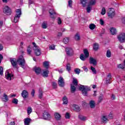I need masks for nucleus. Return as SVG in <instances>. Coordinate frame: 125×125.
<instances>
[{
	"label": "nucleus",
	"mask_w": 125,
	"mask_h": 125,
	"mask_svg": "<svg viewBox=\"0 0 125 125\" xmlns=\"http://www.w3.org/2000/svg\"><path fill=\"white\" fill-rule=\"evenodd\" d=\"M12 102L13 103H14V104H16V105H17V104H18V100H17V99H14L12 100Z\"/></svg>",
	"instance_id": "nucleus-52"
},
{
	"label": "nucleus",
	"mask_w": 125,
	"mask_h": 125,
	"mask_svg": "<svg viewBox=\"0 0 125 125\" xmlns=\"http://www.w3.org/2000/svg\"><path fill=\"white\" fill-rule=\"evenodd\" d=\"M25 125H30V123H31V119L30 118H25L24 121Z\"/></svg>",
	"instance_id": "nucleus-24"
},
{
	"label": "nucleus",
	"mask_w": 125,
	"mask_h": 125,
	"mask_svg": "<svg viewBox=\"0 0 125 125\" xmlns=\"http://www.w3.org/2000/svg\"><path fill=\"white\" fill-rule=\"evenodd\" d=\"M0 75H1V76L3 75V68L1 66H0Z\"/></svg>",
	"instance_id": "nucleus-54"
},
{
	"label": "nucleus",
	"mask_w": 125,
	"mask_h": 125,
	"mask_svg": "<svg viewBox=\"0 0 125 125\" xmlns=\"http://www.w3.org/2000/svg\"><path fill=\"white\" fill-rule=\"evenodd\" d=\"M65 52L68 56H73L74 55V50L72 47H66L65 48Z\"/></svg>",
	"instance_id": "nucleus-6"
},
{
	"label": "nucleus",
	"mask_w": 125,
	"mask_h": 125,
	"mask_svg": "<svg viewBox=\"0 0 125 125\" xmlns=\"http://www.w3.org/2000/svg\"><path fill=\"white\" fill-rule=\"evenodd\" d=\"M49 12L50 13V16L51 18H55V15L56 14V12H55V11H54L53 9H50Z\"/></svg>",
	"instance_id": "nucleus-13"
},
{
	"label": "nucleus",
	"mask_w": 125,
	"mask_h": 125,
	"mask_svg": "<svg viewBox=\"0 0 125 125\" xmlns=\"http://www.w3.org/2000/svg\"><path fill=\"white\" fill-rule=\"evenodd\" d=\"M52 85L53 86V88L55 89L57 88V83L55 82L52 83Z\"/></svg>",
	"instance_id": "nucleus-49"
},
{
	"label": "nucleus",
	"mask_w": 125,
	"mask_h": 125,
	"mask_svg": "<svg viewBox=\"0 0 125 125\" xmlns=\"http://www.w3.org/2000/svg\"><path fill=\"white\" fill-rule=\"evenodd\" d=\"M96 3V0H91L89 1L90 5H94Z\"/></svg>",
	"instance_id": "nucleus-41"
},
{
	"label": "nucleus",
	"mask_w": 125,
	"mask_h": 125,
	"mask_svg": "<svg viewBox=\"0 0 125 125\" xmlns=\"http://www.w3.org/2000/svg\"><path fill=\"white\" fill-rule=\"evenodd\" d=\"M83 54H81L80 57L81 60L82 61H85L86 58L89 56V53L87 49H85L83 50Z\"/></svg>",
	"instance_id": "nucleus-4"
},
{
	"label": "nucleus",
	"mask_w": 125,
	"mask_h": 125,
	"mask_svg": "<svg viewBox=\"0 0 125 125\" xmlns=\"http://www.w3.org/2000/svg\"><path fill=\"white\" fill-rule=\"evenodd\" d=\"M78 118L81 121H86V120H87V118L86 117L82 115H79L78 116Z\"/></svg>",
	"instance_id": "nucleus-27"
},
{
	"label": "nucleus",
	"mask_w": 125,
	"mask_h": 125,
	"mask_svg": "<svg viewBox=\"0 0 125 125\" xmlns=\"http://www.w3.org/2000/svg\"><path fill=\"white\" fill-rule=\"evenodd\" d=\"M72 4H73V1H72V0H69L68 1V6H69V7H72Z\"/></svg>",
	"instance_id": "nucleus-56"
},
{
	"label": "nucleus",
	"mask_w": 125,
	"mask_h": 125,
	"mask_svg": "<svg viewBox=\"0 0 125 125\" xmlns=\"http://www.w3.org/2000/svg\"><path fill=\"white\" fill-rule=\"evenodd\" d=\"M3 26V21H0V29H1Z\"/></svg>",
	"instance_id": "nucleus-58"
},
{
	"label": "nucleus",
	"mask_w": 125,
	"mask_h": 125,
	"mask_svg": "<svg viewBox=\"0 0 125 125\" xmlns=\"http://www.w3.org/2000/svg\"><path fill=\"white\" fill-rule=\"evenodd\" d=\"M72 83L74 84V85H75V86L78 85V80H77V79L73 78Z\"/></svg>",
	"instance_id": "nucleus-36"
},
{
	"label": "nucleus",
	"mask_w": 125,
	"mask_h": 125,
	"mask_svg": "<svg viewBox=\"0 0 125 125\" xmlns=\"http://www.w3.org/2000/svg\"><path fill=\"white\" fill-rule=\"evenodd\" d=\"M34 70L37 75H40L42 72V69L40 67H35Z\"/></svg>",
	"instance_id": "nucleus-21"
},
{
	"label": "nucleus",
	"mask_w": 125,
	"mask_h": 125,
	"mask_svg": "<svg viewBox=\"0 0 125 125\" xmlns=\"http://www.w3.org/2000/svg\"><path fill=\"white\" fill-rule=\"evenodd\" d=\"M32 47H31V46H29L27 47V54H29V55L31 54V53H32Z\"/></svg>",
	"instance_id": "nucleus-35"
},
{
	"label": "nucleus",
	"mask_w": 125,
	"mask_h": 125,
	"mask_svg": "<svg viewBox=\"0 0 125 125\" xmlns=\"http://www.w3.org/2000/svg\"><path fill=\"white\" fill-rule=\"evenodd\" d=\"M5 77H6V79L7 80H8L9 81H11V78H12V77H13V75L10 74V73H9V72L8 71H6L5 72Z\"/></svg>",
	"instance_id": "nucleus-14"
},
{
	"label": "nucleus",
	"mask_w": 125,
	"mask_h": 125,
	"mask_svg": "<svg viewBox=\"0 0 125 125\" xmlns=\"http://www.w3.org/2000/svg\"><path fill=\"white\" fill-rule=\"evenodd\" d=\"M42 28L43 29H46L47 28V22L46 21H44L42 23Z\"/></svg>",
	"instance_id": "nucleus-37"
},
{
	"label": "nucleus",
	"mask_w": 125,
	"mask_h": 125,
	"mask_svg": "<svg viewBox=\"0 0 125 125\" xmlns=\"http://www.w3.org/2000/svg\"><path fill=\"white\" fill-rule=\"evenodd\" d=\"M43 66L46 68V69H48V67H49V62H43Z\"/></svg>",
	"instance_id": "nucleus-34"
},
{
	"label": "nucleus",
	"mask_w": 125,
	"mask_h": 125,
	"mask_svg": "<svg viewBox=\"0 0 125 125\" xmlns=\"http://www.w3.org/2000/svg\"><path fill=\"white\" fill-rule=\"evenodd\" d=\"M89 107L91 109H94L95 108V102L93 100H91L89 103Z\"/></svg>",
	"instance_id": "nucleus-17"
},
{
	"label": "nucleus",
	"mask_w": 125,
	"mask_h": 125,
	"mask_svg": "<svg viewBox=\"0 0 125 125\" xmlns=\"http://www.w3.org/2000/svg\"><path fill=\"white\" fill-rule=\"evenodd\" d=\"M1 99L2 101H3L4 102H7L8 101V96L7 95L5 94V93H4L1 97Z\"/></svg>",
	"instance_id": "nucleus-15"
},
{
	"label": "nucleus",
	"mask_w": 125,
	"mask_h": 125,
	"mask_svg": "<svg viewBox=\"0 0 125 125\" xmlns=\"http://www.w3.org/2000/svg\"><path fill=\"white\" fill-rule=\"evenodd\" d=\"M89 63L90 64H92L94 66H96L97 64V62L96 60L94 59V58L90 57L89 59Z\"/></svg>",
	"instance_id": "nucleus-12"
},
{
	"label": "nucleus",
	"mask_w": 125,
	"mask_h": 125,
	"mask_svg": "<svg viewBox=\"0 0 125 125\" xmlns=\"http://www.w3.org/2000/svg\"><path fill=\"white\" fill-rule=\"evenodd\" d=\"M108 16L109 18H113L115 16V10L113 8H110Z\"/></svg>",
	"instance_id": "nucleus-9"
},
{
	"label": "nucleus",
	"mask_w": 125,
	"mask_h": 125,
	"mask_svg": "<svg viewBox=\"0 0 125 125\" xmlns=\"http://www.w3.org/2000/svg\"><path fill=\"white\" fill-rule=\"evenodd\" d=\"M118 41H119V42H125V33H121L120 34H119L118 37Z\"/></svg>",
	"instance_id": "nucleus-7"
},
{
	"label": "nucleus",
	"mask_w": 125,
	"mask_h": 125,
	"mask_svg": "<svg viewBox=\"0 0 125 125\" xmlns=\"http://www.w3.org/2000/svg\"><path fill=\"white\" fill-rule=\"evenodd\" d=\"M100 23L101 25H104V21H103V20L101 19L100 20Z\"/></svg>",
	"instance_id": "nucleus-62"
},
{
	"label": "nucleus",
	"mask_w": 125,
	"mask_h": 125,
	"mask_svg": "<svg viewBox=\"0 0 125 125\" xmlns=\"http://www.w3.org/2000/svg\"><path fill=\"white\" fill-rule=\"evenodd\" d=\"M57 22L59 25H60L62 23V21H61V18H60V17L58 18Z\"/></svg>",
	"instance_id": "nucleus-55"
},
{
	"label": "nucleus",
	"mask_w": 125,
	"mask_h": 125,
	"mask_svg": "<svg viewBox=\"0 0 125 125\" xmlns=\"http://www.w3.org/2000/svg\"><path fill=\"white\" fill-rule=\"evenodd\" d=\"M74 72L76 74H77V75H79L80 73H81V69H79V68H76L74 70Z\"/></svg>",
	"instance_id": "nucleus-46"
},
{
	"label": "nucleus",
	"mask_w": 125,
	"mask_h": 125,
	"mask_svg": "<svg viewBox=\"0 0 125 125\" xmlns=\"http://www.w3.org/2000/svg\"><path fill=\"white\" fill-rule=\"evenodd\" d=\"M59 86L61 87H63L65 85V82H64V79L62 77H60L58 80Z\"/></svg>",
	"instance_id": "nucleus-8"
},
{
	"label": "nucleus",
	"mask_w": 125,
	"mask_h": 125,
	"mask_svg": "<svg viewBox=\"0 0 125 125\" xmlns=\"http://www.w3.org/2000/svg\"><path fill=\"white\" fill-rule=\"evenodd\" d=\"M63 42H64V43H68V42H69V38H65L63 40Z\"/></svg>",
	"instance_id": "nucleus-50"
},
{
	"label": "nucleus",
	"mask_w": 125,
	"mask_h": 125,
	"mask_svg": "<svg viewBox=\"0 0 125 125\" xmlns=\"http://www.w3.org/2000/svg\"><path fill=\"white\" fill-rule=\"evenodd\" d=\"M111 78L112 75L110 74V73H109L106 77V83H110V81H111Z\"/></svg>",
	"instance_id": "nucleus-22"
},
{
	"label": "nucleus",
	"mask_w": 125,
	"mask_h": 125,
	"mask_svg": "<svg viewBox=\"0 0 125 125\" xmlns=\"http://www.w3.org/2000/svg\"><path fill=\"white\" fill-rule=\"evenodd\" d=\"M27 114L30 115V114H31V113L33 112V109H32V107L29 106L27 108Z\"/></svg>",
	"instance_id": "nucleus-40"
},
{
	"label": "nucleus",
	"mask_w": 125,
	"mask_h": 125,
	"mask_svg": "<svg viewBox=\"0 0 125 125\" xmlns=\"http://www.w3.org/2000/svg\"><path fill=\"white\" fill-rule=\"evenodd\" d=\"M43 119L46 120V121H50L51 119V115L49 114L48 111H44L43 112Z\"/></svg>",
	"instance_id": "nucleus-5"
},
{
	"label": "nucleus",
	"mask_w": 125,
	"mask_h": 125,
	"mask_svg": "<svg viewBox=\"0 0 125 125\" xmlns=\"http://www.w3.org/2000/svg\"><path fill=\"white\" fill-rule=\"evenodd\" d=\"M110 32L111 35H116L117 34V29L114 27H111L110 29Z\"/></svg>",
	"instance_id": "nucleus-19"
},
{
	"label": "nucleus",
	"mask_w": 125,
	"mask_h": 125,
	"mask_svg": "<svg viewBox=\"0 0 125 125\" xmlns=\"http://www.w3.org/2000/svg\"><path fill=\"white\" fill-rule=\"evenodd\" d=\"M57 38H58V39H59V38H60V37H62V33L61 32H59L57 35Z\"/></svg>",
	"instance_id": "nucleus-59"
},
{
	"label": "nucleus",
	"mask_w": 125,
	"mask_h": 125,
	"mask_svg": "<svg viewBox=\"0 0 125 125\" xmlns=\"http://www.w3.org/2000/svg\"><path fill=\"white\" fill-rule=\"evenodd\" d=\"M20 19V17H18L17 16H15L14 19V23H17Z\"/></svg>",
	"instance_id": "nucleus-39"
},
{
	"label": "nucleus",
	"mask_w": 125,
	"mask_h": 125,
	"mask_svg": "<svg viewBox=\"0 0 125 125\" xmlns=\"http://www.w3.org/2000/svg\"><path fill=\"white\" fill-rule=\"evenodd\" d=\"M105 13H106V9L104 7L102 9L101 14L102 15H104Z\"/></svg>",
	"instance_id": "nucleus-51"
},
{
	"label": "nucleus",
	"mask_w": 125,
	"mask_h": 125,
	"mask_svg": "<svg viewBox=\"0 0 125 125\" xmlns=\"http://www.w3.org/2000/svg\"><path fill=\"white\" fill-rule=\"evenodd\" d=\"M103 98H104V97L102 95H101L99 97V99H98V102H99V103H100V102H101L103 100Z\"/></svg>",
	"instance_id": "nucleus-44"
},
{
	"label": "nucleus",
	"mask_w": 125,
	"mask_h": 125,
	"mask_svg": "<svg viewBox=\"0 0 125 125\" xmlns=\"http://www.w3.org/2000/svg\"><path fill=\"white\" fill-rule=\"evenodd\" d=\"M79 89L82 91V94L84 96H87V91H90V88L88 86L81 85Z\"/></svg>",
	"instance_id": "nucleus-2"
},
{
	"label": "nucleus",
	"mask_w": 125,
	"mask_h": 125,
	"mask_svg": "<svg viewBox=\"0 0 125 125\" xmlns=\"http://www.w3.org/2000/svg\"><path fill=\"white\" fill-rule=\"evenodd\" d=\"M54 117L56 121H60L61 120V115L57 112L55 113Z\"/></svg>",
	"instance_id": "nucleus-16"
},
{
	"label": "nucleus",
	"mask_w": 125,
	"mask_h": 125,
	"mask_svg": "<svg viewBox=\"0 0 125 125\" xmlns=\"http://www.w3.org/2000/svg\"><path fill=\"white\" fill-rule=\"evenodd\" d=\"M82 68L85 72H87L88 71V69H87V67L86 66H83Z\"/></svg>",
	"instance_id": "nucleus-61"
},
{
	"label": "nucleus",
	"mask_w": 125,
	"mask_h": 125,
	"mask_svg": "<svg viewBox=\"0 0 125 125\" xmlns=\"http://www.w3.org/2000/svg\"><path fill=\"white\" fill-rule=\"evenodd\" d=\"M29 2L28 3L29 4H33V3H34V0H28Z\"/></svg>",
	"instance_id": "nucleus-63"
},
{
	"label": "nucleus",
	"mask_w": 125,
	"mask_h": 125,
	"mask_svg": "<svg viewBox=\"0 0 125 125\" xmlns=\"http://www.w3.org/2000/svg\"><path fill=\"white\" fill-rule=\"evenodd\" d=\"M3 11L4 13H6V14H10L11 13V9L8 6H5L4 7Z\"/></svg>",
	"instance_id": "nucleus-10"
},
{
	"label": "nucleus",
	"mask_w": 125,
	"mask_h": 125,
	"mask_svg": "<svg viewBox=\"0 0 125 125\" xmlns=\"http://www.w3.org/2000/svg\"><path fill=\"white\" fill-rule=\"evenodd\" d=\"M65 119H70V113L66 112L65 114Z\"/></svg>",
	"instance_id": "nucleus-57"
},
{
	"label": "nucleus",
	"mask_w": 125,
	"mask_h": 125,
	"mask_svg": "<svg viewBox=\"0 0 125 125\" xmlns=\"http://www.w3.org/2000/svg\"><path fill=\"white\" fill-rule=\"evenodd\" d=\"M21 14H22L21 12V9H17L16 11V16H18L19 17H20L21 16Z\"/></svg>",
	"instance_id": "nucleus-25"
},
{
	"label": "nucleus",
	"mask_w": 125,
	"mask_h": 125,
	"mask_svg": "<svg viewBox=\"0 0 125 125\" xmlns=\"http://www.w3.org/2000/svg\"><path fill=\"white\" fill-rule=\"evenodd\" d=\"M10 62L14 68H17V61L15 59H11Z\"/></svg>",
	"instance_id": "nucleus-11"
},
{
	"label": "nucleus",
	"mask_w": 125,
	"mask_h": 125,
	"mask_svg": "<svg viewBox=\"0 0 125 125\" xmlns=\"http://www.w3.org/2000/svg\"><path fill=\"white\" fill-rule=\"evenodd\" d=\"M32 44L33 45V50L34 51L35 55L36 56H40L41 55V48H40L39 46H38L36 43L33 42Z\"/></svg>",
	"instance_id": "nucleus-3"
},
{
	"label": "nucleus",
	"mask_w": 125,
	"mask_h": 125,
	"mask_svg": "<svg viewBox=\"0 0 125 125\" xmlns=\"http://www.w3.org/2000/svg\"><path fill=\"white\" fill-rule=\"evenodd\" d=\"M111 51H110V50H107L106 52V57L110 58V57H111Z\"/></svg>",
	"instance_id": "nucleus-43"
},
{
	"label": "nucleus",
	"mask_w": 125,
	"mask_h": 125,
	"mask_svg": "<svg viewBox=\"0 0 125 125\" xmlns=\"http://www.w3.org/2000/svg\"><path fill=\"white\" fill-rule=\"evenodd\" d=\"M91 70L93 74H94V75H96L97 72H96V70L94 67H93V66H91Z\"/></svg>",
	"instance_id": "nucleus-42"
},
{
	"label": "nucleus",
	"mask_w": 125,
	"mask_h": 125,
	"mask_svg": "<svg viewBox=\"0 0 125 125\" xmlns=\"http://www.w3.org/2000/svg\"><path fill=\"white\" fill-rule=\"evenodd\" d=\"M66 70L68 72H70L71 71V64L69 63H67L66 64Z\"/></svg>",
	"instance_id": "nucleus-38"
},
{
	"label": "nucleus",
	"mask_w": 125,
	"mask_h": 125,
	"mask_svg": "<svg viewBox=\"0 0 125 125\" xmlns=\"http://www.w3.org/2000/svg\"><path fill=\"white\" fill-rule=\"evenodd\" d=\"M17 62L18 64H19V65L21 66V67L22 69H26V61H25V59H24V57H23V56L21 55L19 57L18 59L17 60Z\"/></svg>",
	"instance_id": "nucleus-1"
},
{
	"label": "nucleus",
	"mask_w": 125,
	"mask_h": 125,
	"mask_svg": "<svg viewBox=\"0 0 125 125\" xmlns=\"http://www.w3.org/2000/svg\"><path fill=\"white\" fill-rule=\"evenodd\" d=\"M31 95L33 97L35 96V89H34L32 90Z\"/></svg>",
	"instance_id": "nucleus-60"
},
{
	"label": "nucleus",
	"mask_w": 125,
	"mask_h": 125,
	"mask_svg": "<svg viewBox=\"0 0 125 125\" xmlns=\"http://www.w3.org/2000/svg\"><path fill=\"white\" fill-rule=\"evenodd\" d=\"M99 47V45H98V43H95L93 45V49L94 50H98V48Z\"/></svg>",
	"instance_id": "nucleus-32"
},
{
	"label": "nucleus",
	"mask_w": 125,
	"mask_h": 125,
	"mask_svg": "<svg viewBox=\"0 0 125 125\" xmlns=\"http://www.w3.org/2000/svg\"><path fill=\"white\" fill-rule=\"evenodd\" d=\"M21 95L23 98H26L28 97V91H27V90H23Z\"/></svg>",
	"instance_id": "nucleus-18"
},
{
	"label": "nucleus",
	"mask_w": 125,
	"mask_h": 125,
	"mask_svg": "<svg viewBox=\"0 0 125 125\" xmlns=\"http://www.w3.org/2000/svg\"><path fill=\"white\" fill-rule=\"evenodd\" d=\"M73 107L74 108L73 110L76 112H80V111H81V108L80 107V106H79V105L74 104Z\"/></svg>",
	"instance_id": "nucleus-20"
},
{
	"label": "nucleus",
	"mask_w": 125,
	"mask_h": 125,
	"mask_svg": "<svg viewBox=\"0 0 125 125\" xmlns=\"http://www.w3.org/2000/svg\"><path fill=\"white\" fill-rule=\"evenodd\" d=\"M118 68L119 69H124V68H125V65L124 64H119L118 65Z\"/></svg>",
	"instance_id": "nucleus-53"
},
{
	"label": "nucleus",
	"mask_w": 125,
	"mask_h": 125,
	"mask_svg": "<svg viewBox=\"0 0 125 125\" xmlns=\"http://www.w3.org/2000/svg\"><path fill=\"white\" fill-rule=\"evenodd\" d=\"M49 48L50 50H55V45L54 44H52L49 47Z\"/></svg>",
	"instance_id": "nucleus-47"
},
{
	"label": "nucleus",
	"mask_w": 125,
	"mask_h": 125,
	"mask_svg": "<svg viewBox=\"0 0 125 125\" xmlns=\"http://www.w3.org/2000/svg\"><path fill=\"white\" fill-rule=\"evenodd\" d=\"M89 27L90 30H94L95 29V25L94 24H90Z\"/></svg>",
	"instance_id": "nucleus-48"
},
{
	"label": "nucleus",
	"mask_w": 125,
	"mask_h": 125,
	"mask_svg": "<svg viewBox=\"0 0 125 125\" xmlns=\"http://www.w3.org/2000/svg\"><path fill=\"white\" fill-rule=\"evenodd\" d=\"M39 98H40V99H42V95L43 93V92H42V90L41 88L39 89Z\"/></svg>",
	"instance_id": "nucleus-30"
},
{
	"label": "nucleus",
	"mask_w": 125,
	"mask_h": 125,
	"mask_svg": "<svg viewBox=\"0 0 125 125\" xmlns=\"http://www.w3.org/2000/svg\"><path fill=\"white\" fill-rule=\"evenodd\" d=\"M63 104H68V98L66 96L62 98Z\"/></svg>",
	"instance_id": "nucleus-29"
},
{
	"label": "nucleus",
	"mask_w": 125,
	"mask_h": 125,
	"mask_svg": "<svg viewBox=\"0 0 125 125\" xmlns=\"http://www.w3.org/2000/svg\"><path fill=\"white\" fill-rule=\"evenodd\" d=\"M92 9V7L90 5H88L86 7V11L87 13H90V11Z\"/></svg>",
	"instance_id": "nucleus-31"
},
{
	"label": "nucleus",
	"mask_w": 125,
	"mask_h": 125,
	"mask_svg": "<svg viewBox=\"0 0 125 125\" xmlns=\"http://www.w3.org/2000/svg\"><path fill=\"white\" fill-rule=\"evenodd\" d=\"M102 122L104 123V124H106V123L108 122V118L105 116H103L102 117Z\"/></svg>",
	"instance_id": "nucleus-28"
},
{
	"label": "nucleus",
	"mask_w": 125,
	"mask_h": 125,
	"mask_svg": "<svg viewBox=\"0 0 125 125\" xmlns=\"http://www.w3.org/2000/svg\"><path fill=\"white\" fill-rule=\"evenodd\" d=\"M48 73H49V71H48V70L46 69L45 70H44L43 71V73L42 74V75L43 77H48Z\"/></svg>",
	"instance_id": "nucleus-26"
},
{
	"label": "nucleus",
	"mask_w": 125,
	"mask_h": 125,
	"mask_svg": "<svg viewBox=\"0 0 125 125\" xmlns=\"http://www.w3.org/2000/svg\"><path fill=\"white\" fill-rule=\"evenodd\" d=\"M80 39L81 37H80V35L79 34H76L75 36V40H76V41H80Z\"/></svg>",
	"instance_id": "nucleus-45"
},
{
	"label": "nucleus",
	"mask_w": 125,
	"mask_h": 125,
	"mask_svg": "<svg viewBox=\"0 0 125 125\" xmlns=\"http://www.w3.org/2000/svg\"><path fill=\"white\" fill-rule=\"evenodd\" d=\"M70 89H71V91L72 93H74V92H75V91H76V87L73 85V84H71V87H70Z\"/></svg>",
	"instance_id": "nucleus-33"
},
{
	"label": "nucleus",
	"mask_w": 125,
	"mask_h": 125,
	"mask_svg": "<svg viewBox=\"0 0 125 125\" xmlns=\"http://www.w3.org/2000/svg\"><path fill=\"white\" fill-rule=\"evenodd\" d=\"M81 4H82L83 6V7H85V6H86V4L88 2V0H81Z\"/></svg>",
	"instance_id": "nucleus-23"
},
{
	"label": "nucleus",
	"mask_w": 125,
	"mask_h": 125,
	"mask_svg": "<svg viewBox=\"0 0 125 125\" xmlns=\"http://www.w3.org/2000/svg\"><path fill=\"white\" fill-rule=\"evenodd\" d=\"M109 119H113V114L112 113H110L108 115Z\"/></svg>",
	"instance_id": "nucleus-64"
}]
</instances>
